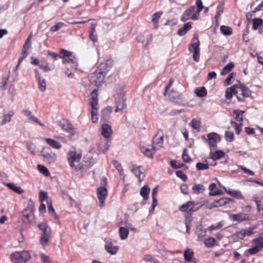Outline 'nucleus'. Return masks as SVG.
I'll return each mask as SVG.
<instances>
[{
  "mask_svg": "<svg viewBox=\"0 0 263 263\" xmlns=\"http://www.w3.org/2000/svg\"><path fill=\"white\" fill-rule=\"evenodd\" d=\"M115 98L116 103V112L122 110L126 107L125 93L123 87L117 86L115 88Z\"/></svg>",
  "mask_w": 263,
  "mask_h": 263,
  "instance_id": "nucleus-1",
  "label": "nucleus"
},
{
  "mask_svg": "<svg viewBox=\"0 0 263 263\" xmlns=\"http://www.w3.org/2000/svg\"><path fill=\"white\" fill-rule=\"evenodd\" d=\"M91 97L89 99V105L91 107L90 113L92 123H96L98 120V111L99 109L98 107V95L97 90H93L91 93Z\"/></svg>",
  "mask_w": 263,
  "mask_h": 263,
  "instance_id": "nucleus-2",
  "label": "nucleus"
},
{
  "mask_svg": "<svg viewBox=\"0 0 263 263\" xmlns=\"http://www.w3.org/2000/svg\"><path fill=\"white\" fill-rule=\"evenodd\" d=\"M242 84H239V85L235 84L233 86L229 87L227 89L226 91V97L227 99H230L232 98L233 95L236 96L237 100L239 102L243 101L242 96Z\"/></svg>",
  "mask_w": 263,
  "mask_h": 263,
  "instance_id": "nucleus-3",
  "label": "nucleus"
},
{
  "mask_svg": "<svg viewBox=\"0 0 263 263\" xmlns=\"http://www.w3.org/2000/svg\"><path fill=\"white\" fill-rule=\"evenodd\" d=\"M60 53L61 54L60 58L63 59V63H68L71 65L72 68L74 69L77 68V60L72 52L62 49Z\"/></svg>",
  "mask_w": 263,
  "mask_h": 263,
  "instance_id": "nucleus-4",
  "label": "nucleus"
},
{
  "mask_svg": "<svg viewBox=\"0 0 263 263\" xmlns=\"http://www.w3.org/2000/svg\"><path fill=\"white\" fill-rule=\"evenodd\" d=\"M30 257V254L27 251H16L10 255V259L13 263H25Z\"/></svg>",
  "mask_w": 263,
  "mask_h": 263,
  "instance_id": "nucleus-5",
  "label": "nucleus"
},
{
  "mask_svg": "<svg viewBox=\"0 0 263 263\" xmlns=\"http://www.w3.org/2000/svg\"><path fill=\"white\" fill-rule=\"evenodd\" d=\"M195 6H191L186 9L180 18V21L185 22L188 20H197L198 19L199 14L195 11Z\"/></svg>",
  "mask_w": 263,
  "mask_h": 263,
  "instance_id": "nucleus-6",
  "label": "nucleus"
},
{
  "mask_svg": "<svg viewBox=\"0 0 263 263\" xmlns=\"http://www.w3.org/2000/svg\"><path fill=\"white\" fill-rule=\"evenodd\" d=\"M41 155L43 158V160L46 163L51 164L55 162L57 160L56 154L52 152L49 147L43 148Z\"/></svg>",
  "mask_w": 263,
  "mask_h": 263,
  "instance_id": "nucleus-7",
  "label": "nucleus"
},
{
  "mask_svg": "<svg viewBox=\"0 0 263 263\" xmlns=\"http://www.w3.org/2000/svg\"><path fill=\"white\" fill-rule=\"evenodd\" d=\"M38 227L43 232V234L40 238L41 242L42 244L47 243L51 234V229L50 227L45 223L39 224Z\"/></svg>",
  "mask_w": 263,
  "mask_h": 263,
  "instance_id": "nucleus-8",
  "label": "nucleus"
},
{
  "mask_svg": "<svg viewBox=\"0 0 263 263\" xmlns=\"http://www.w3.org/2000/svg\"><path fill=\"white\" fill-rule=\"evenodd\" d=\"M207 136L210 149H215L217 147V143L220 141L219 135L215 133H211Z\"/></svg>",
  "mask_w": 263,
  "mask_h": 263,
  "instance_id": "nucleus-9",
  "label": "nucleus"
},
{
  "mask_svg": "<svg viewBox=\"0 0 263 263\" xmlns=\"http://www.w3.org/2000/svg\"><path fill=\"white\" fill-rule=\"evenodd\" d=\"M163 142V133L162 129H158L157 134L154 137L153 139V144L154 147L156 150L162 147Z\"/></svg>",
  "mask_w": 263,
  "mask_h": 263,
  "instance_id": "nucleus-10",
  "label": "nucleus"
},
{
  "mask_svg": "<svg viewBox=\"0 0 263 263\" xmlns=\"http://www.w3.org/2000/svg\"><path fill=\"white\" fill-rule=\"evenodd\" d=\"M82 157V155L81 154H78L75 151H70L69 153V157L68 158V161L70 167L72 168H74L75 170H78L77 167H76L74 164V162H79Z\"/></svg>",
  "mask_w": 263,
  "mask_h": 263,
  "instance_id": "nucleus-11",
  "label": "nucleus"
},
{
  "mask_svg": "<svg viewBox=\"0 0 263 263\" xmlns=\"http://www.w3.org/2000/svg\"><path fill=\"white\" fill-rule=\"evenodd\" d=\"M232 201L233 200L231 198L222 197L217 200L214 201L210 205L206 206V208L209 210H211L213 208H218Z\"/></svg>",
  "mask_w": 263,
  "mask_h": 263,
  "instance_id": "nucleus-12",
  "label": "nucleus"
},
{
  "mask_svg": "<svg viewBox=\"0 0 263 263\" xmlns=\"http://www.w3.org/2000/svg\"><path fill=\"white\" fill-rule=\"evenodd\" d=\"M105 74L100 73V71L97 70L96 73L91 78V82L96 86H99L102 84Z\"/></svg>",
  "mask_w": 263,
  "mask_h": 263,
  "instance_id": "nucleus-13",
  "label": "nucleus"
},
{
  "mask_svg": "<svg viewBox=\"0 0 263 263\" xmlns=\"http://www.w3.org/2000/svg\"><path fill=\"white\" fill-rule=\"evenodd\" d=\"M97 193L98 198L100 202V206L101 207H103L104 200H105L107 194V189L105 187H99L97 189Z\"/></svg>",
  "mask_w": 263,
  "mask_h": 263,
  "instance_id": "nucleus-14",
  "label": "nucleus"
},
{
  "mask_svg": "<svg viewBox=\"0 0 263 263\" xmlns=\"http://www.w3.org/2000/svg\"><path fill=\"white\" fill-rule=\"evenodd\" d=\"M112 66V61L111 60H107L104 62H102L98 67V70L100 73L106 75V72L109 70Z\"/></svg>",
  "mask_w": 263,
  "mask_h": 263,
  "instance_id": "nucleus-15",
  "label": "nucleus"
},
{
  "mask_svg": "<svg viewBox=\"0 0 263 263\" xmlns=\"http://www.w3.org/2000/svg\"><path fill=\"white\" fill-rule=\"evenodd\" d=\"M35 78L37 80L39 89L42 92H44L46 89V83L45 80L41 77L39 72L37 70H34Z\"/></svg>",
  "mask_w": 263,
  "mask_h": 263,
  "instance_id": "nucleus-16",
  "label": "nucleus"
},
{
  "mask_svg": "<svg viewBox=\"0 0 263 263\" xmlns=\"http://www.w3.org/2000/svg\"><path fill=\"white\" fill-rule=\"evenodd\" d=\"M140 149L142 153L148 158H153V155L157 151L153 145L150 147L142 146Z\"/></svg>",
  "mask_w": 263,
  "mask_h": 263,
  "instance_id": "nucleus-17",
  "label": "nucleus"
},
{
  "mask_svg": "<svg viewBox=\"0 0 263 263\" xmlns=\"http://www.w3.org/2000/svg\"><path fill=\"white\" fill-rule=\"evenodd\" d=\"M112 133V130L110 125L107 123L102 125L101 134L104 137L108 138L110 137Z\"/></svg>",
  "mask_w": 263,
  "mask_h": 263,
  "instance_id": "nucleus-18",
  "label": "nucleus"
},
{
  "mask_svg": "<svg viewBox=\"0 0 263 263\" xmlns=\"http://www.w3.org/2000/svg\"><path fill=\"white\" fill-rule=\"evenodd\" d=\"M150 192V188L147 185H144L140 190V195L142 196L144 201L141 202L142 205H144L146 203V201L149 198V194Z\"/></svg>",
  "mask_w": 263,
  "mask_h": 263,
  "instance_id": "nucleus-19",
  "label": "nucleus"
},
{
  "mask_svg": "<svg viewBox=\"0 0 263 263\" xmlns=\"http://www.w3.org/2000/svg\"><path fill=\"white\" fill-rule=\"evenodd\" d=\"M111 112L112 108L111 107L107 106L104 108L101 112V120H103L104 121H108L110 118V115Z\"/></svg>",
  "mask_w": 263,
  "mask_h": 263,
  "instance_id": "nucleus-20",
  "label": "nucleus"
},
{
  "mask_svg": "<svg viewBox=\"0 0 263 263\" xmlns=\"http://www.w3.org/2000/svg\"><path fill=\"white\" fill-rule=\"evenodd\" d=\"M192 41V43L189 46V50L190 51L200 50V42L198 40V36L196 35L194 36Z\"/></svg>",
  "mask_w": 263,
  "mask_h": 263,
  "instance_id": "nucleus-21",
  "label": "nucleus"
},
{
  "mask_svg": "<svg viewBox=\"0 0 263 263\" xmlns=\"http://www.w3.org/2000/svg\"><path fill=\"white\" fill-rule=\"evenodd\" d=\"M132 172L138 178L140 182L142 181L144 177V175L141 171L140 166L134 167L132 169Z\"/></svg>",
  "mask_w": 263,
  "mask_h": 263,
  "instance_id": "nucleus-22",
  "label": "nucleus"
},
{
  "mask_svg": "<svg viewBox=\"0 0 263 263\" xmlns=\"http://www.w3.org/2000/svg\"><path fill=\"white\" fill-rule=\"evenodd\" d=\"M23 214L25 218L24 220L25 221H26L29 223H31L34 221L35 216L32 211H30L29 213H27V210H25L24 211H23Z\"/></svg>",
  "mask_w": 263,
  "mask_h": 263,
  "instance_id": "nucleus-23",
  "label": "nucleus"
},
{
  "mask_svg": "<svg viewBox=\"0 0 263 263\" xmlns=\"http://www.w3.org/2000/svg\"><path fill=\"white\" fill-rule=\"evenodd\" d=\"M231 219L233 221L241 222L248 219V217L245 214L240 213L237 214H232L230 216Z\"/></svg>",
  "mask_w": 263,
  "mask_h": 263,
  "instance_id": "nucleus-24",
  "label": "nucleus"
},
{
  "mask_svg": "<svg viewBox=\"0 0 263 263\" xmlns=\"http://www.w3.org/2000/svg\"><path fill=\"white\" fill-rule=\"evenodd\" d=\"M191 23H186L184 25L178 30V34L180 36L185 35L187 32L191 28Z\"/></svg>",
  "mask_w": 263,
  "mask_h": 263,
  "instance_id": "nucleus-25",
  "label": "nucleus"
},
{
  "mask_svg": "<svg viewBox=\"0 0 263 263\" xmlns=\"http://www.w3.org/2000/svg\"><path fill=\"white\" fill-rule=\"evenodd\" d=\"M6 186H7L9 189L14 191L16 193L21 194L24 193V190L20 187L16 186L13 183H5Z\"/></svg>",
  "mask_w": 263,
  "mask_h": 263,
  "instance_id": "nucleus-26",
  "label": "nucleus"
},
{
  "mask_svg": "<svg viewBox=\"0 0 263 263\" xmlns=\"http://www.w3.org/2000/svg\"><path fill=\"white\" fill-rule=\"evenodd\" d=\"M46 142L51 147L55 149H60L62 147L60 142L51 138H46Z\"/></svg>",
  "mask_w": 263,
  "mask_h": 263,
  "instance_id": "nucleus-27",
  "label": "nucleus"
},
{
  "mask_svg": "<svg viewBox=\"0 0 263 263\" xmlns=\"http://www.w3.org/2000/svg\"><path fill=\"white\" fill-rule=\"evenodd\" d=\"M224 155V153L222 151H216L215 152L210 153V158L213 160L219 159Z\"/></svg>",
  "mask_w": 263,
  "mask_h": 263,
  "instance_id": "nucleus-28",
  "label": "nucleus"
},
{
  "mask_svg": "<svg viewBox=\"0 0 263 263\" xmlns=\"http://www.w3.org/2000/svg\"><path fill=\"white\" fill-rule=\"evenodd\" d=\"M14 112L13 110H10L8 113L3 116V119L0 123V125L5 124L6 123L9 122L11 121V117L13 116Z\"/></svg>",
  "mask_w": 263,
  "mask_h": 263,
  "instance_id": "nucleus-29",
  "label": "nucleus"
},
{
  "mask_svg": "<svg viewBox=\"0 0 263 263\" xmlns=\"http://www.w3.org/2000/svg\"><path fill=\"white\" fill-rule=\"evenodd\" d=\"M194 202L192 201H187L186 203L181 205L179 209L181 212H184L186 213L190 210L191 208H192Z\"/></svg>",
  "mask_w": 263,
  "mask_h": 263,
  "instance_id": "nucleus-30",
  "label": "nucleus"
},
{
  "mask_svg": "<svg viewBox=\"0 0 263 263\" xmlns=\"http://www.w3.org/2000/svg\"><path fill=\"white\" fill-rule=\"evenodd\" d=\"M220 31L224 35L229 36L232 33V29L230 27L222 25L220 27Z\"/></svg>",
  "mask_w": 263,
  "mask_h": 263,
  "instance_id": "nucleus-31",
  "label": "nucleus"
},
{
  "mask_svg": "<svg viewBox=\"0 0 263 263\" xmlns=\"http://www.w3.org/2000/svg\"><path fill=\"white\" fill-rule=\"evenodd\" d=\"M194 255V252L192 250L187 249L184 252V258L186 261H190Z\"/></svg>",
  "mask_w": 263,
  "mask_h": 263,
  "instance_id": "nucleus-32",
  "label": "nucleus"
},
{
  "mask_svg": "<svg viewBox=\"0 0 263 263\" xmlns=\"http://www.w3.org/2000/svg\"><path fill=\"white\" fill-rule=\"evenodd\" d=\"M120 238L122 240L126 239L128 235V230L124 227H120L119 230Z\"/></svg>",
  "mask_w": 263,
  "mask_h": 263,
  "instance_id": "nucleus-33",
  "label": "nucleus"
},
{
  "mask_svg": "<svg viewBox=\"0 0 263 263\" xmlns=\"http://www.w3.org/2000/svg\"><path fill=\"white\" fill-rule=\"evenodd\" d=\"M234 67V65L233 63H230L226 65L222 69L220 72V74L222 76L226 75L229 73Z\"/></svg>",
  "mask_w": 263,
  "mask_h": 263,
  "instance_id": "nucleus-34",
  "label": "nucleus"
},
{
  "mask_svg": "<svg viewBox=\"0 0 263 263\" xmlns=\"http://www.w3.org/2000/svg\"><path fill=\"white\" fill-rule=\"evenodd\" d=\"M201 122L197 120L196 119L194 118L192 120L190 125L194 129L197 130L198 132L200 131Z\"/></svg>",
  "mask_w": 263,
  "mask_h": 263,
  "instance_id": "nucleus-35",
  "label": "nucleus"
},
{
  "mask_svg": "<svg viewBox=\"0 0 263 263\" xmlns=\"http://www.w3.org/2000/svg\"><path fill=\"white\" fill-rule=\"evenodd\" d=\"M105 248L107 252L111 254H115L118 250V247L112 246L111 244H106Z\"/></svg>",
  "mask_w": 263,
  "mask_h": 263,
  "instance_id": "nucleus-36",
  "label": "nucleus"
},
{
  "mask_svg": "<svg viewBox=\"0 0 263 263\" xmlns=\"http://www.w3.org/2000/svg\"><path fill=\"white\" fill-rule=\"evenodd\" d=\"M195 93L199 97H203L206 95L207 91L206 89L203 87H198L195 90Z\"/></svg>",
  "mask_w": 263,
  "mask_h": 263,
  "instance_id": "nucleus-37",
  "label": "nucleus"
},
{
  "mask_svg": "<svg viewBox=\"0 0 263 263\" xmlns=\"http://www.w3.org/2000/svg\"><path fill=\"white\" fill-rule=\"evenodd\" d=\"M223 4L222 3H220L218 4L217 9H216V13L215 16V18L217 21L221 15V13L223 12Z\"/></svg>",
  "mask_w": 263,
  "mask_h": 263,
  "instance_id": "nucleus-38",
  "label": "nucleus"
},
{
  "mask_svg": "<svg viewBox=\"0 0 263 263\" xmlns=\"http://www.w3.org/2000/svg\"><path fill=\"white\" fill-rule=\"evenodd\" d=\"M37 167L39 172L42 174H43L44 176L47 177L50 175L49 171L45 166L41 164H38Z\"/></svg>",
  "mask_w": 263,
  "mask_h": 263,
  "instance_id": "nucleus-39",
  "label": "nucleus"
},
{
  "mask_svg": "<svg viewBox=\"0 0 263 263\" xmlns=\"http://www.w3.org/2000/svg\"><path fill=\"white\" fill-rule=\"evenodd\" d=\"M193 191L196 194L202 193L205 190L204 186L200 184H196L192 187Z\"/></svg>",
  "mask_w": 263,
  "mask_h": 263,
  "instance_id": "nucleus-40",
  "label": "nucleus"
},
{
  "mask_svg": "<svg viewBox=\"0 0 263 263\" xmlns=\"http://www.w3.org/2000/svg\"><path fill=\"white\" fill-rule=\"evenodd\" d=\"M244 112V111H242L239 109L234 110V113L236 115V120L239 121L240 123H242L243 121L242 115Z\"/></svg>",
  "mask_w": 263,
  "mask_h": 263,
  "instance_id": "nucleus-41",
  "label": "nucleus"
},
{
  "mask_svg": "<svg viewBox=\"0 0 263 263\" xmlns=\"http://www.w3.org/2000/svg\"><path fill=\"white\" fill-rule=\"evenodd\" d=\"M112 163L114 167H116V169L119 172L120 175L124 177L123 170L122 168L121 164L116 160H114Z\"/></svg>",
  "mask_w": 263,
  "mask_h": 263,
  "instance_id": "nucleus-42",
  "label": "nucleus"
},
{
  "mask_svg": "<svg viewBox=\"0 0 263 263\" xmlns=\"http://www.w3.org/2000/svg\"><path fill=\"white\" fill-rule=\"evenodd\" d=\"M262 23V19L259 18H254L252 20L253 30H256L260 27Z\"/></svg>",
  "mask_w": 263,
  "mask_h": 263,
  "instance_id": "nucleus-43",
  "label": "nucleus"
},
{
  "mask_svg": "<svg viewBox=\"0 0 263 263\" xmlns=\"http://www.w3.org/2000/svg\"><path fill=\"white\" fill-rule=\"evenodd\" d=\"M262 248V246H261V245L260 246H254V247L249 249L248 251V252L250 255L255 254L257 253L258 252H259L261 250Z\"/></svg>",
  "mask_w": 263,
  "mask_h": 263,
  "instance_id": "nucleus-44",
  "label": "nucleus"
},
{
  "mask_svg": "<svg viewBox=\"0 0 263 263\" xmlns=\"http://www.w3.org/2000/svg\"><path fill=\"white\" fill-rule=\"evenodd\" d=\"M22 112L24 116H27L29 118V119L33 121H37V118H36L33 115H32L31 112L30 110L25 109V110H23L22 111Z\"/></svg>",
  "mask_w": 263,
  "mask_h": 263,
  "instance_id": "nucleus-45",
  "label": "nucleus"
},
{
  "mask_svg": "<svg viewBox=\"0 0 263 263\" xmlns=\"http://www.w3.org/2000/svg\"><path fill=\"white\" fill-rule=\"evenodd\" d=\"M215 241L214 238L210 237L205 240L204 243L208 248H211L215 245Z\"/></svg>",
  "mask_w": 263,
  "mask_h": 263,
  "instance_id": "nucleus-46",
  "label": "nucleus"
},
{
  "mask_svg": "<svg viewBox=\"0 0 263 263\" xmlns=\"http://www.w3.org/2000/svg\"><path fill=\"white\" fill-rule=\"evenodd\" d=\"M193 213L194 212H192L191 209L190 211H189L186 213H185V214H184V217L185 218V223H190L191 224L192 220V216Z\"/></svg>",
  "mask_w": 263,
  "mask_h": 263,
  "instance_id": "nucleus-47",
  "label": "nucleus"
},
{
  "mask_svg": "<svg viewBox=\"0 0 263 263\" xmlns=\"http://www.w3.org/2000/svg\"><path fill=\"white\" fill-rule=\"evenodd\" d=\"M60 126L64 130L67 132L71 131L72 125L69 123L66 122L65 123H60Z\"/></svg>",
  "mask_w": 263,
  "mask_h": 263,
  "instance_id": "nucleus-48",
  "label": "nucleus"
},
{
  "mask_svg": "<svg viewBox=\"0 0 263 263\" xmlns=\"http://www.w3.org/2000/svg\"><path fill=\"white\" fill-rule=\"evenodd\" d=\"M170 165L171 167L174 169L180 168L185 166L184 164L179 163L176 160H172L170 162Z\"/></svg>",
  "mask_w": 263,
  "mask_h": 263,
  "instance_id": "nucleus-49",
  "label": "nucleus"
},
{
  "mask_svg": "<svg viewBox=\"0 0 263 263\" xmlns=\"http://www.w3.org/2000/svg\"><path fill=\"white\" fill-rule=\"evenodd\" d=\"M251 91H250V90L242 84V97H243V100L245 98L249 97L251 96Z\"/></svg>",
  "mask_w": 263,
  "mask_h": 263,
  "instance_id": "nucleus-50",
  "label": "nucleus"
},
{
  "mask_svg": "<svg viewBox=\"0 0 263 263\" xmlns=\"http://www.w3.org/2000/svg\"><path fill=\"white\" fill-rule=\"evenodd\" d=\"M27 149L33 155H35L37 153V149L36 146L33 143H29L26 144Z\"/></svg>",
  "mask_w": 263,
  "mask_h": 263,
  "instance_id": "nucleus-51",
  "label": "nucleus"
},
{
  "mask_svg": "<svg viewBox=\"0 0 263 263\" xmlns=\"http://www.w3.org/2000/svg\"><path fill=\"white\" fill-rule=\"evenodd\" d=\"M162 14V11H158L154 13L152 16V21L153 23H158L159 20Z\"/></svg>",
  "mask_w": 263,
  "mask_h": 263,
  "instance_id": "nucleus-52",
  "label": "nucleus"
},
{
  "mask_svg": "<svg viewBox=\"0 0 263 263\" xmlns=\"http://www.w3.org/2000/svg\"><path fill=\"white\" fill-rule=\"evenodd\" d=\"M231 124L233 125L235 127L236 133L237 134H239L240 132L241 131V127L242 126V123H240L239 124H237L234 121H231Z\"/></svg>",
  "mask_w": 263,
  "mask_h": 263,
  "instance_id": "nucleus-53",
  "label": "nucleus"
},
{
  "mask_svg": "<svg viewBox=\"0 0 263 263\" xmlns=\"http://www.w3.org/2000/svg\"><path fill=\"white\" fill-rule=\"evenodd\" d=\"M225 138L227 141L232 142L234 140V133L231 131L225 132Z\"/></svg>",
  "mask_w": 263,
  "mask_h": 263,
  "instance_id": "nucleus-54",
  "label": "nucleus"
},
{
  "mask_svg": "<svg viewBox=\"0 0 263 263\" xmlns=\"http://www.w3.org/2000/svg\"><path fill=\"white\" fill-rule=\"evenodd\" d=\"M233 236H236L240 239H243L246 236L245 229H241L240 231L235 232Z\"/></svg>",
  "mask_w": 263,
  "mask_h": 263,
  "instance_id": "nucleus-55",
  "label": "nucleus"
},
{
  "mask_svg": "<svg viewBox=\"0 0 263 263\" xmlns=\"http://www.w3.org/2000/svg\"><path fill=\"white\" fill-rule=\"evenodd\" d=\"M236 76V73L232 72L230 73L227 79L224 80L223 83L224 86L229 85L230 84V81L232 79H234Z\"/></svg>",
  "mask_w": 263,
  "mask_h": 263,
  "instance_id": "nucleus-56",
  "label": "nucleus"
},
{
  "mask_svg": "<svg viewBox=\"0 0 263 263\" xmlns=\"http://www.w3.org/2000/svg\"><path fill=\"white\" fill-rule=\"evenodd\" d=\"M196 167L198 171L205 170L209 168V165L208 164L200 162L197 163Z\"/></svg>",
  "mask_w": 263,
  "mask_h": 263,
  "instance_id": "nucleus-57",
  "label": "nucleus"
},
{
  "mask_svg": "<svg viewBox=\"0 0 263 263\" xmlns=\"http://www.w3.org/2000/svg\"><path fill=\"white\" fill-rule=\"evenodd\" d=\"M223 226L222 222H218L216 224H212L208 228V230L212 231L214 230L218 229Z\"/></svg>",
  "mask_w": 263,
  "mask_h": 263,
  "instance_id": "nucleus-58",
  "label": "nucleus"
},
{
  "mask_svg": "<svg viewBox=\"0 0 263 263\" xmlns=\"http://www.w3.org/2000/svg\"><path fill=\"white\" fill-rule=\"evenodd\" d=\"M176 176L181 179L183 181H185L187 180V176L182 171H177L176 172Z\"/></svg>",
  "mask_w": 263,
  "mask_h": 263,
  "instance_id": "nucleus-59",
  "label": "nucleus"
},
{
  "mask_svg": "<svg viewBox=\"0 0 263 263\" xmlns=\"http://www.w3.org/2000/svg\"><path fill=\"white\" fill-rule=\"evenodd\" d=\"M196 5L197 6V9L195 11L197 12V13H198L199 14L200 12L204 8L201 0H197L196 2Z\"/></svg>",
  "mask_w": 263,
  "mask_h": 263,
  "instance_id": "nucleus-60",
  "label": "nucleus"
},
{
  "mask_svg": "<svg viewBox=\"0 0 263 263\" xmlns=\"http://www.w3.org/2000/svg\"><path fill=\"white\" fill-rule=\"evenodd\" d=\"M63 25V23L62 22H58L54 25L51 27L50 30L52 32H55L58 31Z\"/></svg>",
  "mask_w": 263,
  "mask_h": 263,
  "instance_id": "nucleus-61",
  "label": "nucleus"
},
{
  "mask_svg": "<svg viewBox=\"0 0 263 263\" xmlns=\"http://www.w3.org/2000/svg\"><path fill=\"white\" fill-rule=\"evenodd\" d=\"M48 198L47 194L46 192L40 191L39 193V200L41 202L47 200Z\"/></svg>",
  "mask_w": 263,
  "mask_h": 263,
  "instance_id": "nucleus-62",
  "label": "nucleus"
},
{
  "mask_svg": "<svg viewBox=\"0 0 263 263\" xmlns=\"http://www.w3.org/2000/svg\"><path fill=\"white\" fill-rule=\"evenodd\" d=\"M232 196L237 198L238 199H243V197L242 195L241 192L239 191H237V190H233L232 191Z\"/></svg>",
  "mask_w": 263,
  "mask_h": 263,
  "instance_id": "nucleus-63",
  "label": "nucleus"
},
{
  "mask_svg": "<svg viewBox=\"0 0 263 263\" xmlns=\"http://www.w3.org/2000/svg\"><path fill=\"white\" fill-rule=\"evenodd\" d=\"M47 55L48 56H50V58L54 59L55 60H56L58 58H60V56L61 55L60 53V54H59L57 53L50 51L49 50H48L47 52Z\"/></svg>",
  "mask_w": 263,
  "mask_h": 263,
  "instance_id": "nucleus-64",
  "label": "nucleus"
}]
</instances>
